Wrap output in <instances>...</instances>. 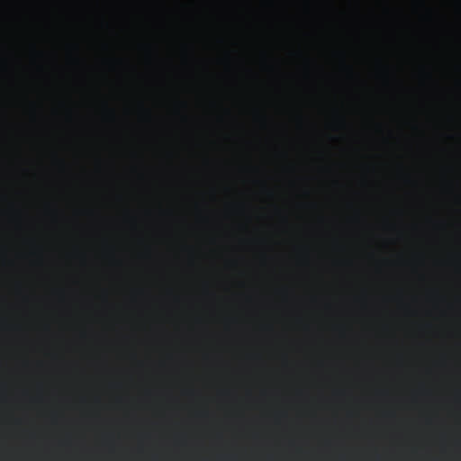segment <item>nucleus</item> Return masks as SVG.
<instances>
[{
  "label": "nucleus",
  "instance_id": "obj_1",
  "mask_svg": "<svg viewBox=\"0 0 461 461\" xmlns=\"http://www.w3.org/2000/svg\"><path fill=\"white\" fill-rule=\"evenodd\" d=\"M0 4H108L113 10L115 4H154V2H0Z\"/></svg>",
  "mask_w": 461,
  "mask_h": 461
},
{
  "label": "nucleus",
  "instance_id": "obj_2",
  "mask_svg": "<svg viewBox=\"0 0 461 461\" xmlns=\"http://www.w3.org/2000/svg\"><path fill=\"white\" fill-rule=\"evenodd\" d=\"M113 19H112V45H113Z\"/></svg>",
  "mask_w": 461,
  "mask_h": 461
}]
</instances>
